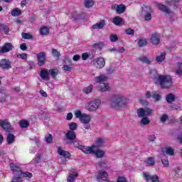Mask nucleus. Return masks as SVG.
Listing matches in <instances>:
<instances>
[{"label": "nucleus", "mask_w": 182, "mask_h": 182, "mask_svg": "<svg viewBox=\"0 0 182 182\" xmlns=\"http://www.w3.org/2000/svg\"><path fill=\"white\" fill-rule=\"evenodd\" d=\"M45 141L48 144L53 141V136L50 134H46L45 136Z\"/></svg>", "instance_id": "nucleus-42"}, {"label": "nucleus", "mask_w": 182, "mask_h": 182, "mask_svg": "<svg viewBox=\"0 0 182 182\" xmlns=\"http://www.w3.org/2000/svg\"><path fill=\"white\" fill-rule=\"evenodd\" d=\"M112 9L116 11L117 14H123L126 11V6L124 4H114Z\"/></svg>", "instance_id": "nucleus-16"}, {"label": "nucleus", "mask_w": 182, "mask_h": 182, "mask_svg": "<svg viewBox=\"0 0 182 182\" xmlns=\"http://www.w3.org/2000/svg\"><path fill=\"white\" fill-rule=\"evenodd\" d=\"M69 129H71L70 130V132H74V130H76V129H77V124L75 122H71L69 124Z\"/></svg>", "instance_id": "nucleus-51"}, {"label": "nucleus", "mask_w": 182, "mask_h": 182, "mask_svg": "<svg viewBox=\"0 0 182 182\" xmlns=\"http://www.w3.org/2000/svg\"><path fill=\"white\" fill-rule=\"evenodd\" d=\"M103 46H105V43L103 42H100L94 44V48H95V49H103Z\"/></svg>", "instance_id": "nucleus-52"}, {"label": "nucleus", "mask_w": 182, "mask_h": 182, "mask_svg": "<svg viewBox=\"0 0 182 182\" xmlns=\"http://www.w3.org/2000/svg\"><path fill=\"white\" fill-rule=\"evenodd\" d=\"M156 6L160 9V11H162V12H164V14H171V10L168 9L166 6L161 4V3H156Z\"/></svg>", "instance_id": "nucleus-20"}, {"label": "nucleus", "mask_w": 182, "mask_h": 182, "mask_svg": "<svg viewBox=\"0 0 182 182\" xmlns=\"http://www.w3.org/2000/svg\"><path fill=\"white\" fill-rule=\"evenodd\" d=\"M97 88L100 92H109V90H110L109 84L105 82L99 84Z\"/></svg>", "instance_id": "nucleus-21"}, {"label": "nucleus", "mask_w": 182, "mask_h": 182, "mask_svg": "<svg viewBox=\"0 0 182 182\" xmlns=\"http://www.w3.org/2000/svg\"><path fill=\"white\" fill-rule=\"evenodd\" d=\"M68 140H75L76 139V134L75 131H68L66 134Z\"/></svg>", "instance_id": "nucleus-25"}, {"label": "nucleus", "mask_w": 182, "mask_h": 182, "mask_svg": "<svg viewBox=\"0 0 182 182\" xmlns=\"http://www.w3.org/2000/svg\"><path fill=\"white\" fill-rule=\"evenodd\" d=\"M109 176V174L107 173V172H106L105 171H98V173L96 175V178L97 180V181H102V180H103L104 181H108L107 180H106V178H107V177Z\"/></svg>", "instance_id": "nucleus-11"}, {"label": "nucleus", "mask_w": 182, "mask_h": 182, "mask_svg": "<svg viewBox=\"0 0 182 182\" xmlns=\"http://www.w3.org/2000/svg\"><path fill=\"white\" fill-rule=\"evenodd\" d=\"M150 77L154 80L155 83L160 85L163 89H168L173 86V78L170 75H159L156 70L150 71Z\"/></svg>", "instance_id": "nucleus-1"}, {"label": "nucleus", "mask_w": 182, "mask_h": 182, "mask_svg": "<svg viewBox=\"0 0 182 182\" xmlns=\"http://www.w3.org/2000/svg\"><path fill=\"white\" fill-rule=\"evenodd\" d=\"M73 146L74 147H76L77 149L82 150V152L85 153V154H89V153L92 151L90 146H85L76 141L73 142Z\"/></svg>", "instance_id": "nucleus-8"}, {"label": "nucleus", "mask_w": 182, "mask_h": 182, "mask_svg": "<svg viewBox=\"0 0 182 182\" xmlns=\"http://www.w3.org/2000/svg\"><path fill=\"white\" fill-rule=\"evenodd\" d=\"M22 14V11L18 8H14L11 10V14L12 16H19Z\"/></svg>", "instance_id": "nucleus-26"}, {"label": "nucleus", "mask_w": 182, "mask_h": 182, "mask_svg": "<svg viewBox=\"0 0 182 182\" xmlns=\"http://www.w3.org/2000/svg\"><path fill=\"white\" fill-rule=\"evenodd\" d=\"M176 75H177L179 77H181L182 75V68H178L176 70Z\"/></svg>", "instance_id": "nucleus-62"}, {"label": "nucleus", "mask_w": 182, "mask_h": 182, "mask_svg": "<svg viewBox=\"0 0 182 182\" xmlns=\"http://www.w3.org/2000/svg\"><path fill=\"white\" fill-rule=\"evenodd\" d=\"M58 154L62 157H64V159H69V157H70V153L62 149V147L60 146L58 148Z\"/></svg>", "instance_id": "nucleus-19"}, {"label": "nucleus", "mask_w": 182, "mask_h": 182, "mask_svg": "<svg viewBox=\"0 0 182 182\" xmlns=\"http://www.w3.org/2000/svg\"><path fill=\"white\" fill-rule=\"evenodd\" d=\"M16 58H18V59H22L23 60H26V59H28V54L26 53L17 54Z\"/></svg>", "instance_id": "nucleus-53"}, {"label": "nucleus", "mask_w": 182, "mask_h": 182, "mask_svg": "<svg viewBox=\"0 0 182 182\" xmlns=\"http://www.w3.org/2000/svg\"><path fill=\"white\" fill-rule=\"evenodd\" d=\"M10 168L11 171L16 175L18 176V177L22 174V168L17 166L15 164H10Z\"/></svg>", "instance_id": "nucleus-13"}, {"label": "nucleus", "mask_w": 182, "mask_h": 182, "mask_svg": "<svg viewBox=\"0 0 182 182\" xmlns=\"http://www.w3.org/2000/svg\"><path fill=\"white\" fill-rule=\"evenodd\" d=\"M15 141V136L12 134H9L7 136V143L8 144H12Z\"/></svg>", "instance_id": "nucleus-38"}, {"label": "nucleus", "mask_w": 182, "mask_h": 182, "mask_svg": "<svg viewBox=\"0 0 182 182\" xmlns=\"http://www.w3.org/2000/svg\"><path fill=\"white\" fill-rule=\"evenodd\" d=\"M125 33H127V35H134V30L132 28L126 29Z\"/></svg>", "instance_id": "nucleus-59"}, {"label": "nucleus", "mask_w": 182, "mask_h": 182, "mask_svg": "<svg viewBox=\"0 0 182 182\" xmlns=\"http://www.w3.org/2000/svg\"><path fill=\"white\" fill-rule=\"evenodd\" d=\"M21 36L23 39H33V35L31 33H22Z\"/></svg>", "instance_id": "nucleus-41"}, {"label": "nucleus", "mask_w": 182, "mask_h": 182, "mask_svg": "<svg viewBox=\"0 0 182 182\" xmlns=\"http://www.w3.org/2000/svg\"><path fill=\"white\" fill-rule=\"evenodd\" d=\"M139 61L141 62V63H145L146 65H150L151 63V60L146 55H142L139 58Z\"/></svg>", "instance_id": "nucleus-24"}, {"label": "nucleus", "mask_w": 182, "mask_h": 182, "mask_svg": "<svg viewBox=\"0 0 182 182\" xmlns=\"http://www.w3.org/2000/svg\"><path fill=\"white\" fill-rule=\"evenodd\" d=\"M81 123L84 126V129L89 130L90 129V120H92V117L87 114H83L82 117L80 119Z\"/></svg>", "instance_id": "nucleus-5"}, {"label": "nucleus", "mask_w": 182, "mask_h": 182, "mask_svg": "<svg viewBox=\"0 0 182 182\" xmlns=\"http://www.w3.org/2000/svg\"><path fill=\"white\" fill-rule=\"evenodd\" d=\"M143 177L146 181H150V180H152V178H154V175L151 176L150 175V173H149V172H144Z\"/></svg>", "instance_id": "nucleus-37"}, {"label": "nucleus", "mask_w": 182, "mask_h": 182, "mask_svg": "<svg viewBox=\"0 0 182 182\" xmlns=\"http://www.w3.org/2000/svg\"><path fill=\"white\" fill-rule=\"evenodd\" d=\"M106 25V21L102 20L100 23L92 25V29H102Z\"/></svg>", "instance_id": "nucleus-23"}, {"label": "nucleus", "mask_w": 182, "mask_h": 182, "mask_svg": "<svg viewBox=\"0 0 182 182\" xmlns=\"http://www.w3.org/2000/svg\"><path fill=\"white\" fill-rule=\"evenodd\" d=\"M109 39L111 42H117V41H119V37L116 34H112L109 36Z\"/></svg>", "instance_id": "nucleus-55"}, {"label": "nucleus", "mask_w": 182, "mask_h": 182, "mask_svg": "<svg viewBox=\"0 0 182 182\" xmlns=\"http://www.w3.org/2000/svg\"><path fill=\"white\" fill-rule=\"evenodd\" d=\"M0 126L3 127V129L8 132L9 133L12 132V127H11V124L7 120H1L0 119Z\"/></svg>", "instance_id": "nucleus-15"}, {"label": "nucleus", "mask_w": 182, "mask_h": 182, "mask_svg": "<svg viewBox=\"0 0 182 182\" xmlns=\"http://www.w3.org/2000/svg\"><path fill=\"white\" fill-rule=\"evenodd\" d=\"M82 60H87V59H89V53H82Z\"/></svg>", "instance_id": "nucleus-61"}, {"label": "nucleus", "mask_w": 182, "mask_h": 182, "mask_svg": "<svg viewBox=\"0 0 182 182\" xmlns=\"http://www.w3.org/2000/svg\"><path fill=\"white\" fill-rule=\"evenodd\" d=\"M161 163L164 166V167H168V159H167V157L164 156V158H161Z\"/></svg>", "instance_id": "nucleus-49"}, {"label": "nucleus", "mask_w": 182, "mask_h": 182, "mask_svg": "<svg viewBox=\"0 0 182 182\" xmlns=\"http://www.w3.org/2000/svg\"><path fill=\"white\" fill-rule=\"evenodd\" d=\"M141 126H147V124H150V119H149V117H144L139 122Z\"/></svg>", "instance_id": "nucleus-28"}, {"label": "nucleus", "mask_w": 182, "mask_h": 182, "mask_svg": "<svg viewBox=\"0 0 182 182\" xmlns=\"http://www.w3.org/2000/svg\"><path fill=\"white\" fill-rule=\"evenodd\" d=\"M10 168L11 171L16 175L18 176V177L22 174V168L17 166L15 164H10Z\"/></svg>", "instance_id": "nucleus-12"}, {"label": "nucleus", "mask_w": 182, "mask_h": 182, "mask_svg": "<svg viewBox=\"0 0 182 182\" xmlns=\"http://www.w3.org/2000/svg\"><path fill=\"white\" fill-rule=\"evenodd\" d=\"M1 96L2 98L1 99L0 102H8L11 97L6 93H1Z\"/></svg>", "instance_id": "nucleus-45"}, {"label": "nucleus", "mask_w": 182, "mask_h": 182, "mask_svg": "<svg viewBox=\"0 0 182 182\" xmlns=\"http://www.w3.org/2000/svg\"><path fill=\"white\" fill-rule=\"evenodd\" d=\"M50 76L53 77H56V75L59 73V70L58 68L51 69L49 71Z\"/></svg>", "instance_id": "nucleus-47"}, {"label": "nucleus", "mask_w": 182, "mask_h": 182, "mask_svg": "<svg viewBox=\"0 0 182 182\" xmlns=\"http://www.w3.org/2000/svg\"><path fill=\"white\" fill-rule=\"evenodd\" d=\"M0 68H1V69H10L11 61H9L8 59H1L0 60Z\"/></svg>", "instance_id": "nucleus-17"}, {"label": "nucleus", "mask_w": 182, "mask_h": 182, "mask_svg": "<svg viewBox=\"0 0 182 182\" xmlns=\"http://www.w3.org/2000/svg\"><path fill=\"white\" fill-rule=\"evenodd\" d=\"M14 46L11 43H6L2 46H0V53L4 55V53H8V52H11V50H14Z\"/></svg>", "instance_id": "nucleus-6"}, {"label": "nucleus", "mask_w": 182, "mask_h": 182, "mask_svg": "<svg viewBox=\"0 0 182 182\" xmlns=\"http://www.w3.org/2000/svg\"><path fill=\"white\" fill-rule=\"evenodd\" d=\"M93 90V85H90V86L85 87L82 90L83 93H85L86 95H89V93H92V91Z\"/></svg>", "instance_id": "nucleus-34"}, {"label": "nucleus", "mask_w": 182, "mask_h": 182, "mask_svg": "<svg viewBox=\"0 0 182 182\" xmlns=\"http://www.w3.org/2000/svg\"><path fill=\"white\" fill-rule=\"evenodd\" d=\"M75 117L77 119H80V120L83 117V114H82V111L77 109L74 113Z\"/></svg>", "instance_id": "nucleus-50"}, {"label": "nucleus", "mask_w": 182, "mask_h": 182, "mask_svg": "<svg viewBox=\"0 0 182 182\" xmlns=\"http://www.w3.org/2000/svg\"><path fill=\"white\" fill-rule=\"evenodd\" d=\"M95 144L97 147H103L105 146V139L97 138L95 141Z\"/></svg>", "instance_id": "nucleus-29"}, {"label": "nucleus", "mask_w": 182, "mask_h": 182, "mask_svg": "<svg viewBox=\"0 0 182 182\" xmlns=\"http://www.w3.org/2000/svg\"><path fill=\"white\" fill-rule=\"evenodd\" d=\"M96 145H93L92 146H90V149H91V151L88 152V154H91V153H93V154H95L96 157L97 159H102L105 156V152L104 151L102 150H96Z\"/></svg>", "instance_id": "nucleus-9"}, {"label": "nucleus", "mask_w": 182, "mask_h": 182, "mask_svg": "<svg viewBox=\"0 0 182 182\" xmlns=\"http://www.w3.org/2000/svg\"><path fill=\"white\" fill-rule=\"evenodd\" d=\"M126 105H127V98L122 95H113L109 102V105L113 109H123Z\"/></svg>", "instance_id": "nucleus-2"}, {"label": "nucleus", "mask_w": 182, "mask_h": 182, "mask_svg": "<svg viewBox=\"0 0 182 182\" xmlns=\"http://www.w3.org/2000/svg\"><path fill=\"white\" fill-rule=\"evenodd\" d=\"M49 34V28L46 26H43L41 28H40V35L42 36H45L46 35Z\"/></svg>", "instance_id": "nucleus-31"}, {"label": "nucleus", "mask_w": 182, "mask_h": 182, "mask_svg": "<svg viewBox=\"0 0 182 182\" xmlns=\"http://www.w3.org/2000/svg\"><path fill=\"white\" fill-rule=\"evenodd\" d=\"M52 55L54 56V58H59V56H60V53L58 51L57 49L55 48L52 50Z\"/></svg>", "instance_id": "nucleus-56"}, {"label": "nucleus", "mask_w": 182, "mask_h": 182, "mask_svg": "<svg viewBox=\"0 0 182 182\" xmlns=\"http://www.w3.org/2000/svg\"><path fill=\"white\" fill-rule=\"evenodd\" d=\"M167 119H168V116L167 114H163L160 117V120L161 123H166V121L167 120Z\"/></svg>", "instance_id": "nucleus-58"}, {"label": "nucleus", "mask_w": 182, "mask_h": 182, "mask_svg": "<svg viewBox=\"0 0 182 182\" xmlns=\"http://www.w3.org/2000/svg\"><path fill=\"white\" fill-rule=\"evenodd\" d=\"M162 151H165L166 154H168V156L174 155V149L171 147H166Z\"/></svg>", "instance_id": "nucleus-33"}, {"label": "nucleus", "mask_w": 182, "mask_h": 182, "mask_svg": "<svg viewBox=\"0 0 182 182\" xmlns=\"http://www.w3.org/2000/svg\"><path fill=\"white\" fill-rule=\"evenodd\" d=\"M146 164L148 166H154V159L153 157H149L146 160Z\"/></svg>", "instance_id": "nucleus-54"}, {"label": "nucleus", "mask_w": 182, "mask_h": 182, "mask_svg": "<svg viewBox=\"0 0 182 182\" xmlns=\"http://www.w3.org/2000/svg\"><path fill=\"white\" fill-rule=\"evenodd\" d=\"M99 166L100 167H102V168H106V167H107V163H106L105 161H101L99 163Z\"/></svg>", "instance_id": "nucleus-60"}, {"label": "nucleus", "mask_w": 182, "mask_h": 182, "mask_svg": "<svg viewBox=\"0 0 182 182\" xmlns=\"http://www.w3.org/2000/svg\"><path fill=\"white\" fill-rule=\"evenodd\" d=\"M144 20L146 21L151 20V14L150 12H147L144 16Z\"/></svg>", "instance_id": "nucleus-57"}, {"label": "nucleus", "mask_w": 182, "mask_h": 182, "mask_svg": "<svg viewBox=\"0 0 182 182\" xmlns=\"http://www.w3.org/2000/svg\"><path fill=\"white\" fill-rule=\"evenodd\" d=\"M150 42L152 43V45H159L160 43V33H153L151 36Z\"/></svg>", "instance_id": "nucleus-14"}, {"label": "nucleus", "mask_w": 182, "mask_h": 182, "mask_svg": "<svg viewBox=\"0 0 182 182\" xmlns=\"http://www.w3.org/2000/svg\"><path fill=\"white\" fill-rule=\"evenodd\" d=\"M37 60L38 66H43L46 62V53L41 52L37 54Z\"/></svg>", "instance_id": "nucleus-10"}, {"label": "nucleus", "mask_w": 182, "mask_h": 182, "mask_svg": "<svg viewBox=\"0 0 182 182\" xmlns=\"http://www.w3.org/2000/svg\"><path fill=\"white\" fill-rule=\"evenodd\" d=\"M164 59H166V53H161L160 55L156 57V60L158 63H161Z\"/></svg>", "instance_id": "nucleus-30"}, {"label": "nucleus", "mask_w": 182, "mask_h": 182, "mask_svg": "<svg viewBox=\"0 0 182 182\" xmlns=\"http://www.w3.org/2000/svg\"><path fill=\"white\" fill-rule=\"evenodd\" d=\"M19 177L20 178L21 177H25V178L28 177V178H32L33 175L31 173L26 171V172H21V174Z\"/></svg>", "instance_id": "nucleus-48"}, {"label": "nucleus", "mask_w": 182, "mask_h": 182, "mask_svg": "<svg viewBox=\"0 0 182 182\" xmlns=\"http://www.w3.org/2000/svg\"><path fill=\"white\" fill-rule=\"evenodd\" d=\"M167 103H172V102H174L176 100V97L173 94H168L166 95V97Z\"/></svg>", "instance_id": "nucleus-32"}, {"label": "nucleus", "mask_w": 182, "mask_h": 182, "mask_svg": "<svg viewBox=\"0 0 182 182\" xmlns=\"http://www.w3.org/2000/svg\"><path fill=\"white\" fill-rule=\"evenodd\" d=\"M112 22L117 26H119L122 25V17H120V16L115 17L113 19Z\"/></svg>", "instance_id": "nucleus-40"}, {"label": "nucleus", "mask_w": 182, "mask_h": 182, "mask_svg": "<svg viewBox=\"0 0 182 182\" xmlns=\"http://www.w3.org/2000/svg\"><path fill=\"white\" fill-rule=\"evenodd\" d=\"M152 182H159V176L154 175V178L151 179Z\"/></svg>", "instance_id": "nucleus-64"}, {"label": "nucleus", "mask_w": 182, "mask_h": 182, "mask_svg": "<svg viewBox=\"0 0 182 182\" xmlns=\"http://www.w3.org/2000/svg\"><path fill=\"white\" fill-rule=\"evenodd\" d=\"M100 105H102L100 99H95L87 102L85 107L88 112H96L100 107Z\"/></svg>", "instance_id": "nucleus-3"}, {"label": "nucleus", "mask_w": 182, "mask_h": 182, "mask_svg": "<svg viewBox=\"0 0 182 182\" xmlns=\"http://www.w3.org/2000/svg\"><path fill=\"white\" fill-rule=\"evenodd\" d=\"M39 75L43 80H49V71L48 70H41Z\"/></svg>", "instance_id": "nucleus-22"}, {"label": "nucleus", "mask_w": 182, "mask_h": 182, "mask_svg": "<svg viewBox=\"0 0 182 182\" xmlns=\"http://www.w3.org/2000/svg\"><path fill=\"white\" fill-rule=\"evenodd\" d=\"M93 65L97 69H102V68H105V65H106V61L103 58H97L93 60Z\"/></svg>", "instance_id": "nucleus-7"}, {"label": "nucleus", "mask_w": 182, "mask_h": 182, "mask_svg": "<svg viewBox=\"0 0 182 182\" xmlns=\"http://www.w3.org/2000/svg\"><path fill=\"white\" fill-rule=\"evenodd\" d=\"M107 76L105 75H100L95 77L94 81L95 82V83H99V85H100V83H104L103 82H107Z\"/></svg>", "instance_id": "nucleus-18"}, {"label": "nucleus", "mask_w": 182, "mask_h": 182, "mask_svg": "<svg viewBox=\"0 0 182 182\" xmlns=\"http://www.w3.org/2000/svg\"><path fill=\"white\" fill-rule=\"evenodd\" d=\"M85 8H92L95 5L94 0H85Z\"/></svg>", "instance_id": "nucleus-39"}, {"label": "nucleus", "mask_w": 182, "mask_h": 182, "mask_svg": "<svg viewBox=\"0 0 182 182\" xmlns=\"http://www.w3.org/2000/svg\"><path fill=\"white\" fill-rule=\"evenodd\" d=\"M20 127H21L22 129L29 127V122L26 119H22L20 122Z\"/></svg>", "instance_id": "nucleus-36"}, {"label": "nucleus", "mask_w": 182, "mask_h": 182, "mask_svg": "<svg viewBox=\"0 0 182 182\" xmlns=\"http://www.w3.org/2000/svg\"><path fill=\"white\" fill-rule=\"evenodd\" d=\"M11 182H22V180H21V176L14 177Z\"/></svg>", "instance_id": "nucleus-63"}, {"label": "nucleus", "mask_w": 182, "mask_h": 182, "mask_svg": "<svg viewBox=\"0 0 182 182\" xmlns=\"http://www.w3.org/2000/svg\"><path fill=\"white\" fill-rule=\"evenodd\" d=\"M151 98L154 99L155 102H160V100H161V95L154 92L151 95Z\"/></svg>", "instance_id": "nucleus-35"}, {"label": "nucleus", "mask_w": 182, "mask_h": 182, "mask_svg": "<svg viewBox=\"0 0 182 182\" xmlns=\"http://www.w3.org/2000/svg\"><path fill=\"white\" fill-rule=\"evenodd\" d=\"M147 45V40L146 38H141L138 41V46H140V48H143V46H146Z\"/></svg>", "instance_id": "nucleus-46"}, {"label": "nucleus", "mask_w": 182, "mask_h": 182, "mask_svg": "<svg viewBox=\"0 0 182 182\" xmlns=\"http://www.w3.org/2000/svg\"><path fill=\"white\" fill-rule=\"evenodd\" d=\"M70 18L75 19V21H77V19H82V16L76 11H73V13L68 14Z\"/></svg>", "instance_id": "nucleus-27"}, {"label": "nucleus", "mask_w": 182, "mask_h": 182, "mask_svg": "<svg viewBox=\"0 0 182 182\" xmlns=\"http://www.w3.org/2000/svg\"><path fill=\"white\" fill-rule=\"evenodd\" d=\"M1 31H4L6 35H8L9 33V27L4 24H0V32Z\"/></svg>", "instance_id": "nucleus-43"}, {"label": "nucleus", "mask_w": 182, "mask_h": 182, "mask_svg": "<svg viewBox=\"0 0 182 182\" xmlns=\"http://www.w3.org/2000/svg\"><path fill=\"white\" fill-rule=\"evenodd\" d=\"M77 177V173H71L68 176L67 181L68 182H73L76 180Z\"/></svg>", "instance_id": "nucleus-44"}, {"label": "nucleus", "mask_w": 182, "mask_h": 182, "mask_svg": "<svg viewBox=\"0 0 182 182\" xmlns=\"http://www.w3.org/2000/svg\"><path fill=\"white\" fill-rule=\"evenodd\" d=\"M152 114H153V109L149 107L139 108L136 110V114L139 118L149 117V116H151Z\"/></svg>", "instance_id": "nucleus-4"}]
</instances>
